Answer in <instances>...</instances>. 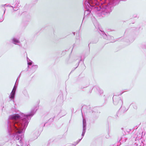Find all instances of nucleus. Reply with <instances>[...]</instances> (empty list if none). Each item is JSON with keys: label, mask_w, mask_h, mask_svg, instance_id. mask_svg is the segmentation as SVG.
Returning a JSON list of instances; mask_svg holds the SVG:
<instances>
[{"label": "nucleus", "mask_w": 146, "mask_h": 146, "mask_svg": "<svg viewBox=\"0 0 146 146\" xmlns=\"http://www.w3.org/2000/svg\"><path fill=\"white\" fill-rule=\"evenodd\" d=\"M32 109L29 114L25 115L20 113L9 116L7 121V129L9 140L13 139L18 146H27L24 143L23 133H24L31 117L38 109Z\"/></svg>", "instance_id": "nucleus-1"}, {"label": "nucleus", "mask_w": 146, "mask_h": 146, "mask_svg": "<svg viewBox=\"0 0 146 146\" xmlns=\"http://www.w3.org/2000/svg\"><path fill=\"white\" fill-rule=\"evenodd\" d=\"M117 0H90L88 1H85L84 4L86 8L88 9L84 13V17L83 20L86 16L90 13V9L92 12L97 13L100 11L102 14L105 15L110 13L113 8V6L116 4Z\"/></svg>", "instance_id": "nucleus-2"}, {"label": "nucleus", "mask_w": 146, "mask_h": 146, "mask_svg": "<svg viewBox=\"0 0 146 146\" xmlns=\"http://www.w3.org/2000/svg\"><path fill=\"white\" fill-rule=\"evenodd\" d=\"M115 96H116L115 95H114L113 97V100L114 104L115 105H118L119 106H121L120 109H121V108L122 109L124 108V107L121 108V106L123 104V101L121 98L119 97H117V98L115 99Z\"/></svg>", "instance_id": "nucleus-3"}, {"label": "nucleus", "mask_w": 146, "mask_h": 146, "mask_svg": "<svg viewBox=\"0 0 146 146\" xmlns=\"http://www.w3.org/2000/svg\"><path fill=\"white\" fill-rule=\"evenodd\" d=\"M16 88L17 86L15 85L13 88L12 92L11 93V94L9 96L11 100L14 99V98Z\"/></svg>", "instance_id": "nucleus-4"}, {"label": "nucleus", "mask_w": 146, "mask_h": 146, "mask_svg": "<svg viewBox=\"0 0 146 146\" xmlns=\"http://www.w3.org/2000/svg\"><path fill=\"white\" fill-rule=\"evenodd\" d=\"M11 40L12 43L15 44H17V43H20L19 38L18 37H13L11 39Z\"/></svg>", "instance_id": "nucleus-5"}, {"label": "nucleus", "mask_w": 146, "mask_h": 146, "mask_svg": "<svg viewBox=\"0 0 146 146\" xmlns=\"http://www.w3.org/2000/svg\"><path fill=\"white\" fill-rule=\"evenodd\" d=\"M47 146H56L55 143L54 139H50L48 141Z\"/></svg>", "instance_id": "nucleus-6"}, {"label": "nucleus", "mask_w": 146, "mask_h": 146, "mask_svg": "<svg viewBox=\"0 0 146 146\" xmlns=\"http://www.w3.org/2000/svg\"><path fill=\"white\" fill-rule=\"evenodd\" d=\"M101 31V32L102 33L101 35H102L103 38L105 39L108 40V35H107L104 32H102V31Z\"/></svg>", "instance_id": "nucleus-7"}, {"label": "nucleus", "mask_w": 146, "mask_h": 146, "mask_svg": "<svg viewBox=\"0 0 146 146\" xmlns=\"http://www.w3.org/2000/svg\"><path fill=\"white\" fill-rule=\"evenodd\" d=\"M38 68V66L37 65H33L32 66V68H31V70L32 71V72H35V71Z\"/></svg>", "instance_id": "nucleus-8"}, {"label": "nucleus", "mask_w": 146, "mask_h": 146, "mask_svg": "<svg viewBox=\"0 0 146 146\" xmlns=\"http://www.w3.org/2000/svg\"><path fill=\"white\" fill-rule=\"evenodd\" d=\"M108 40H109L110 42H113L115 41L114 38L113 36L110 35H108Z\"/></svg>", "instance_id": "nucleus-9"}, {"label": "nucleus", "mask_w": 146, "mask_h": 146, "mask_svg": "<svg viewBox=\"0 0 146 146\" xmlns=\"http://www.w3.org/2000/svg\"><path fill=\"white\" fill-rule=\"evenodd\" d=\"M27 64H28V67L29 66V65H31L32 64V62L28 58H27Z\"/></svg>", "instance_id": "nucleus-10"}, {"label": "nucleus", "mask_w": 146, "mask_h": 146, "mask_svg": "<svg viewBox=\"0 0 146 146\" xmlns=\"http://www.w3.org/2000/svg\"><path fill=\"white\" fill-rule=\"evenodd\" d=\"M2 6L3 7H4V6H9V7H12L13 8V11H17V10H18V9H14V8H15V7H14L13 6H11V5H6V4H5L4 5H2Z\"/></svg>", "instance_id": "nucleus-11"}, {"label": "nucleus", "mask_w": 146, "mask_h": 146, "mask_svg": "<svg viewBox=\"0 0 146 146\" xmlns=\"http://www.w3.org/2000/svg\"><path fill=\"white\" fill-rule=\"evenodd\" d=\"M19 2L17 1L15 5V8L17 7H20Z\"/></svg>", "instance_id": "nucleus-12"}, {"label": "nucleus", "mask_w": 146, "mask_h": 146, "mask_svg": "<svg viewBox=\"0 0 146 146\" xmlns=\"http://www.w3.org/2000/svg\"><path fill=\"white\" fill-rule=\"evenodd\" d=\"M99 93L100 94V95H101L103 93V91L102 90H101L100 88H98V90Z\"/></svg>", "instance_id": "nucleus-13"}, {"label": "nucleus", "mask_w": 146, "mask_h": 146, "mask_svg": "<svg viewBox=\"0 0 146 146\" xmlns=\"http://www.w3.org/2000/svg\"><path fill=\"white\" fill-rule=\"evenodd\" d=\"M23 92L25 95L26 96L27 95V92L26 90H24Z\"/></svg>", "instance_id": "nucleus-14"}, {"label": "nucleus", "mask_w": 146, "mask_h": 146, "mask_svg": "<svg viewBox=\"0 0 146 146\" xmlns=\"http://www.w3.org/2000/svg\"><path fill=\"white\" fill-rule=\"evenodd\" d=\"M133 106V108L135 109H136L137 108V106L136 104H132Z\"/></svg>", "instance_id": "nucleus-15"}, {"label": "nucleus", "mask_w": 146, "mask_h": 146, "mask_svg": "<svg viewBox=\"0 0 146 146\" xmlns=\"http://www.w3.org/2000/svg\"><path fill=\"white\" fill-rule=\"evenodd\" d=\"M3 20V18H2L0 19V22H2Z\"/></svg>", "instance_id": "nucleus-16"}, {"label": "nucleus", "mask_w": 146, "mask_h": 146, "mask_svg": "<svg viewBox=\"0 0 146 146\" xmlns=\"http://www.w3.org/2000/svg\"><path fill=\"white\" fill-rule=\"evenodd\" d=\"M128 108H127V109H125V110H124V111H126L128 110Z\"/></svg>", "instance_id": "nucleus-17"}, {"label": "nucleus", "mask_w": 146, "mask_h": 146, "mask_svg": "<svg viewBox=\"0 0 146 146\" xmlns=\"http://www.w3.org/2000/svg\"><path fill=\"white\" fill-rule=\"evenodd\" d=\"M122 94V93H121L119 94L118 95V96H119V95H121Z\"/></svg>", "instance_id": "nucleus-18"}, {"label": "nucleus", "mask_w": 146, "mask_h": 146, "mask_svg": "<svg viewBox=\"0 0 146 146\" xmlns=\"http://www.w3.org/2000/svg\"><path fill=\"white\" fill-rule=\"evenodd\" d=\"M121 139H120L119 140V141H121Z\"/></svg>", "instance_id": "nucleus-19"}, {"label": "nucleus", "mask_w": 146, "mask_h": 146, "mask_svg": "<svg viewBox=\"0 0 146 146\" xmlns=\"http://www.w3.org/2000/svg\"><path fill=\"white\" fill-rule=\"evenodd\" d=\"M79 62H80V61H79V62H78V64H79Z\"/></svg>", "instance_id": "nucleus-20"}, {"label": "nucleus", "mask_w": 146, "mask_h": 146, "mask_svg": "<svg viewBox=\"0 0 146 146\" xmlns=\"http://www.w3.org/2000/svg\"><path fill=\"white\" fill-rule=\"evenodd\" d=\"M82 60V59H81L80 60V61H81Z\"/></svg>", "instance_id": "nucleus-21"}, {"label": "nucleus", "mask_w": 146, "mask_h": 146, "mask_svg": "<svg viewBox=\"0 0 146 146\" xmlns=\"http://www.w3.org/2000/svg\"><path fill=\"white\" fill-rule=\"evenodd\" d=\"M5 11H4V13H5Z\"/></svg>", "instance_id": "nucleus-22"}, {"label": "nucleus", "mask_w": 146, "mask_h": 146, "mask_svg": "<svg viewBox=\"0 0 146 146\" xmlns=\"http://www.w3.org/2000/svg\"><path fill=\"white\" fill-rule=\"evenodd\" d=\"M94 26H95V27H96L95 25H94Z\"/></svg>", "instance_id": "nucleus-23"}, {"label": "nucleus", "mask_w": 146, "mask_h": 146, "mask_svg": "<svg viewBox=\"0 0 146 146\" xmlns=\"http://www.w3.org/2000/svg\"><path fill=\"white\" fill-rule=\"evenodd\" d=\"M94 26H95V27H96L95 25H94Z\"/></svg>", "instance_id": "nucleus-24"}, {"label": "nucleus", "mask_w": 146, "mask_h": 146, "mask_svg": "<svg viewBox=\"0 0 146 146\" xmlns=\"http://www.w3.org/2000/svg\"><path fill=\"white\" fill-rule=\"evenodd\" d=\"M94 26H95V27H96L95 25H94Z\"/></svg>", "instance_id": "nucleus-25"}, {"label": "nucleus", "mask_w": 146, "mask_h": 146, "mask_svg": "<svg viewBox=\"0 0 146 146\" xmlns=\"http://www.w3.org/2000/svg\"><path fill=\"white\" fill-rule=\"evenodd\" d=\"M74 33H74V35H75Z\"/></svg>", "instance_id": "nucleus-26"}, {"label": "nucleus", "mask_w": 146, "mask_h": 146, "mask_svg": "<svg viewBox=\"0 0 146 146\" xmlns=\"http://www.w3.org/2000/svg\"><path fill=\"white\" fill-rule=\"evenodd\" d=\"M118 146L117 145V146Z\"/></svg>", "instance_id": "nucleus-27"}]
</instances>
